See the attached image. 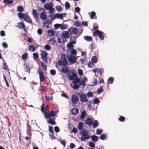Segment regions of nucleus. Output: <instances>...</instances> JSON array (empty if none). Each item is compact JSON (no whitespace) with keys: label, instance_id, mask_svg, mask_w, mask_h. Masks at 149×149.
Segmentation results:
<instances>
[{"label":"nucleus","instance_id":"f257e3e1","mask_svg":"<svg viewBox=\"0 0 149 149\" xmlns=\"http://www.w3.org/2000/svg\"><path fill=\"white\" fill-rule=\"evenodd\" d=\"M68 77L70 80L73 81L72 82L74 85L72 87L74 89H77L81 85L85 84L84 81H80V79L78 78V76L76 73H73L71 75L68 76Z\"/></svg>","mask_w":149,"mask_h":149},{"label":"nucleus","instance_id":"f03ea898","mask_svg":"<svg viewBox=\"0 0 149 149\" xmlns=\"http://www.w3.org/2000/svg\"><path fill=\"white\" fill-rule=\"evenodd\" d=\"M19 17L21 19L23 18L27 22L32 24V21L30 17L25 13H18Z\"/></svg>","mask_w":149,"mask_h":149},{"label":"nucleus","instance_id":"7ed1b4c3","mask_svg":"<svg viewBox=\"0 0 149 149\" xmlns=\"http://www.w3.org/2000/svg\"><path fill=\"white\" fill-rule=\"evenodd\" d=\"M80 134L82 135L81 138V141H83L88 139L90 136L88 135V132L85 129H83L81 130L80 132Z\"/></svg>","mask_w":149,"mask_h":149},{"label":"nucleus","instance_id":"20e7f679","mask_svg":"<svg viewBox=\"0 0 149 149\" xmlns=\"http://www.w3.org/2000/svg\"><path fill=\"white\" fill-rule=\"evenodd\" d=\"M61 58L62 60H60L58 61V64L59 66H65L67 64V61L65 57V54H63L61 55Z\"/></svg>","mask_w":149,"mask_h":149},{"label":"nucleus","instance_id":"39448f33","mask_svg":"<svg viewBox=\"0 0 149 149\" xmlns=\"http://www.w3.org/2000/svg\"><path fill=\"white\" fill-rule=\"evenodd\" d=\"M41 58V59L46 63H47V55L48 54V53L46 51L42 50H40Z\"/></svg>","mask_w":149,"mask_h":149},{"label":"nucleus","instance_id":"423d86ee","mask_svg":"<svg viewBox=\"0 0 149 149\" xmlns=\"http://www.w3.org/2000/svg\"><path fill=\"white\" fill-rule=\"evenodd\" d=\"M104 33L103 32L100 31L98 30H97L93 33V36H98L99 38L101 40H102L104 39Z\"/></svg>","mask_w":149,"mask_h":149},{"label":"nucleus","instance_id":"0eeeda50","mask_svg":"<svg viewBox=\"0 0 149 149\" xmlns=\"http://www.w3.org/2000/svg\"><path fill=\"white\" fill-rule=\"evenodd\" d=\"M68 31L71 34H77L78 32V29L77 28L72 27L70 28Z\"/></svg>","mask_w":149,"mask_h":149},{"label":"nucleus","instance_id":"6e6552de","mask_svg":"<svg viewBox=\"0 0 149 149\" xmlns=\"http://www.w3.org/2000/svg\"><path fill=\"white\" fill-rule=\"evenodd\" d=\"M71 100L73 104H77L79 101V98L76 95H73L71 97Z\"/></svg>","mask_w":149,"mask_h":149},{"label":"nucleus","instance_id":"1a4fd4ad","mask_svg":"<svg viewBox=\"0 0 149 149\" xmlns=\"http://www.w3.org/2000/svg\"><path fill=\"white\" fill-rule=\"evenodd\" d=\"M38 73L40 82H44L45 80V77L43 72L42 71H39Z\"/></svg>","mask_w":149,"mask_h":149},{"label":"nucleus","instance_id":"9d476101","mask_svg":"<svg viewBox=\"0 0 149 149\" xmlns=\"http://www.w3.org/2000/svg\"><path fill=\"white\" fill-rule=\"evenodd\" d=\"M80 100L81 102H86L87 101L88 99L86 96L85 94H81L79 95Z\"/></svg>","mask_w":149,"mask_h":149},{"label":"nucleus","instance_id":"9b49d317","mask_svg":"<svg viewBox=\"0 0 149 149\" xmlns=\"http://www.w3.org/2000/svg\"><path fill=\"white\" fill-rule=\"evenodd\" d=\"M32 14L33 16L37 21H38V20H39V18L38 14V13L36 10L33 9L32 10Z\"/></svg>","mask_w":149,"mask_h":149},{"label":"nucleus","instance_id":"f8f14e48","mask_svg":"<svg viewBox=\"0 0 149 149\" xmlns=\"http://www.w3.org/2000/svg\"><path fill=\"white\" fill-rule=\"evenodd\" d=\"M44 7L45 10H49L52 7H53V5L52 2L47 3L44 5Z\"/></svg>","mask_w":149,"mask_h":149},{"label":"nucleus","instance_id":"ddd939ff","mask_svg":"<svg viewBox=\"0 0 149 149\" xmlns=\"http://www.w3.org/2000/svg\"><path fill=\"white\" fill-rule=\"evenodd\" d=\"M43 26L45 27L48 28H49L50 26H51L52 25V21H50L48 19L44 22L43 23Z\"/></svg>","mask_w":149,"mask_h":149},{"label":"nucleus","instance_id":"4468645a","mask_svg":"<svg viewBox=\"0 0 149 149\" xmlns=\"http://www.w3.org/2000/svg\"><path fill=\"white\" fill-rule=\"evenodd\" d=\"M76 60L77 58L73 56L72 55H70V57L68 58V61L72 64L74 63Z\"/></svg>","mask_w":149,"mask_h":149},{"label":"nucleus","instance_id":"2eb2a0df","mask_svg":"<svg viewBox=\"0 0 149 149\" xmlns=\"http://www.w3.org/2000/svg\"><path fill=\"white\" fill-rule=\"evenodd\" d=\"M45 13H40V17L41 20H44L47 19V16Z\"/></svg>","mask_w":149,"mask_h":149},{"label":"nucleus","instance_id":"dca6fc26","mask_svg":"<svg viewBox=\"0 0 149 149\" xmlns=\"http://www.w3.org/2000/svg\"><path fill=\"white\" fill-rule=\"evenodd\" d=\"M24 71L26 72H28L29 74L30 72L29 67L25 64H24Z\"/></svg>","mask_w":149,"mask_h":149},{"label":"nucleus","instance_id":"f3484780","mask_svg":"<svg viewBox=\"0 0 149 149\" xmlns=\"http://www.w3.org/2000/svg\"><path fill=\"white\" fill-rule=\"evenodd\" d=\"M85 123L89 126H91L93 124V120L90 118H88L86 120Z\"/></svg>","mask_w":149,"mask_h":149},{"label":"nucleus","instance_id":"a211bd4d","mask_svg":"<svg viewBox=\"0 0 149 149\" xmlns=\"http://www.w3.org/2000/svg\"><path fill=\"white\" fill-rule=\"evenodd\" d=\"M62 36L66 39L70 36V33L67 31H64L62 33Z\"/></svg>","mask_w":149,"mask_h":149},{"label":"nucleus","instance_id":"6ab92c4d","mask_svg":"<svg viewBox=\"0 0 149 149\" xmlns=\"http://www.w3.org/2000/svg\"><path fill=\"white\" fill-rule=\"evenodd\" d=\"M66 41V39L62 36H61L60 38H59V37H58V41L59 43H64Z\"/></svg>","mask_w":149,"mask_h":149},{"label":"nucleus","instance_id":"aec40b11","mask_svg":"<svg viewBox=\"0 0 149 149\" xmlns=\"http://www.w3.org/2000/svg\"><path fill=\"white\" fill-rule=\"evenodd\" d=\"M55 119L54 118H50L48 120L47 122L52 125H56V123L54 120Z\"/></svg>","mask_w":149,"mask_h":149},{"label":"nucleus","instance_id":"412c9836","mask_svg":"<svg viewBox=\"0 0 149 149\" xmlns=\"http://www.w3.org/2000/svg\"><path fill=\"white\" fill-rule=\"evenodd\" d=\"M91 138L92 140L94 142H97L98 139V137L95 135H93L92 136H91Z\"/></svg>","mask_w":149,"mask_h":149},{"label":"nucleus","instance_id":"4be33fe9","mask_svg":"<svg viewBox=\"0 0 149 149\" xmlns=\"http://www.w3.org/2000/svg\"><path fill=\"white\" fill-rule=\"evenodd\" d=\"M61 71L63 73H65L68 72V68L66 65L64 66L61 69Z\"/></svg>","mask_w":149,"mask_h":149},{"label":"nucleus","instance_id":"5701e85b","mask_svg":"<svg viewBox=\"0 0 149 149\" xmlns=\"http://www.w3.org/2000/svg\"><path fill=\"white\" fill-rule=\"evenodd\" d=\"M29 50L32 52H34L36 50L35 47L33 45H30L28 47Z\"/></svg>","mask_w":149,"mask_h":149},{"label":"nucleus","instance_id":"b1692460","mask_svg":"<svg viewBox=\"0 0 149 149\" xmlns=\"http://www.w3.org/2000/svg\"><path fill=\"white\" fill-rule=\"evenodd\" d=\"M25 25L23 23L21 22L18 23V27L19 29H24L25 28Z\"/></svg>","mask_w":149,"mask_h":149},{"label":"nucleus","instance_id":"393cba45","mask_svg":"<svg viewBox=\"0 0 149 149\" xmlns=\"http://www.w3.org/2000/svg\"><path fill=\"white\" fill-rule=\"evenodd\" d=\"M79 112L78 109L76 108H74L72 110V114H77Z\"/></svg>","mask_w":149,"mask_h":149},{"label":"nucleus","instance_id":"a878e982","mask_svg":"<svg viewBox=\"0 0 149 149\" xmlns=\"http://www.w3.org/2000/svg\"><path fill=\"white\" fill-rule=\"evenodd\" d=\"M84 38L85 40L88 41H90L92 39V38L91 36H85Z\"/></svg>","mask_w":149,"mask_h":149},{"label":"nucleus","instance_id":"bb28decb","mask_svg":"<svg viewBox=\"0 0 149 149\" xmlns=\"http://www.w3.org/2000/svg\"><path fill=\"white\" fill-rule=\"evenodd\" d=\"M76 38L74 36H72L70 38V43L73 44H75L76 43Z\"/></svg>","mask_w":149,"mask_h":149},{"label":"nucleus","instance_id":"cd10ccee","mask_svg":"<svg viewBox=\"0 0 149 149\" xmlns=\"http://www.w3.org/2000/svg\"><path fill=\"white\" fill-rule=\"evenodd\" d=\"M93 128H95L99 125V123L97 120H95L93 122Z\"/></svg>","mask_w":149,"mask_h":149},{"label":"nucleus","instance_id":"c85d7f7f","mask_svg":"<svg viewBox=\"0 0 149 149\" xmlns=\"http://www.w3.org/2000/svg\"><path fill=\"white\" fill-rule=\"evenodd\" d=\"M91 61L93 63H96L98 61V58L95 56H93L91 58Z\"/></svg>","mask_w":149,"mask_h":149},{"label":"nucleus","instance_id":"c756f323","mask_svg":"<svg viewBox=\"0 0 149 149\" xmlns=\"http://www.w3.org/2000/svg\"><path fill=\"white\" fill-rule=\"evenodd\" d=\"M88 14H90V18L91 19H93L94 17L96 15L94 11H92L91 13L89 12L88 13Z\"/></svg>","mask_w":149,"mask_h":149},{"label":"nucleus","instance_id":"7c9ffc66","mask_svg":"<svg viewBox=\"0 0 149 149\" xmlns=\"http://www.w3.org/2000/svg\"><path fill=\"white\" fill-rule=\"evenodd\" d=\"M54 32L52 30H49L47 31L48 35L49 36H52L54 34Z\"/></svg>","mask_w":149,"mask_h":149},{"label":"nucleus","instance_id":"2f4dec72","mask_svg":"<svg viewBox=\"0 0 149 149\" xmlns=\"http://www.w3.org/2000/svg\"><path fill=\"white\" fill-rule=\"evenodd\" d=\"M73 44L70 42L68 43L67 45V48L69 50L73 49L74 48Z\"/></svg>","mask_w":149,"mask_h":149},{"label":"nucleus","instance_id":"473e14b6","mask_svg":"<svg viewBox=\"0 0 149 149\" xmlns=\"http://www.w3.org/2000/svg\"><path fill=\"white\" fill-rule=\"evenodd\" d=\"M17 10L20 13L23 12L24 10L23 7L21 6H19L17 7Z\"/></svg>","mask_w":149,"mask_h":149},{"label":"nucleus","instance_id":"72a5a7b5","mask_svg":"<svg viewBox=\"0 0 149 149\" xmlns=\"http://www.w3.org/2000/svg\"><path fill=\"white\" fill-rule=\"evenodd\" d=\"M114 78L112 77H110L108 80V83L109 84H112Z\"/></svg>","mask_w":149,"mask_h":149},{"label":"nucleus","instance_id":"f704fd0d","mask_svg":"<svg viewBox=\"0 0 149 149\" xmlns=\"http://www.w3.org/2000/svg\"><path fill=\"white\" fill-rule=\"evenodd\" d=\"M44 116L45 118H51L50 117L51 116L50 115V113H49V112H45Z\"/></svg>","mask_w":149,"mask_h":149},{"label":"nucleus","instance_id":"c9c22d12","mask_svg":"<svg viewBox=\"0 0 149 149\" xmlns=\"http://www.w3.org/2000/svg\"><path fill=\"white\" fill-rule=\"evenodd\" d=\"M28 56V54L27 52L25 53L22 56V58L23 60H26Z\"/></svg>","mask_w":149,"mask_h":149},{"label":"nucleus","instance_id":"e433bc0d","mask_svg":"<svg viewBox=\"0 0 149 149\" xmlns=\"http://www.w3.org/2000/svg\"><path fill=\"white\" fill-rule=\"evenodd\" d=\"M68 27V26L65 24H61L60 28L62 30L65 29H67Z\"/></svg>","mask_w":149,"mask_h":149},{"label":"nucleus","instance_id":"4c0bfd02","mask_svg":"<svg viewBox=\"0 0 149 149\" xmlns=\"http://www.w3.org/2000/svg\"><path fill=\"white\" fill-rule=\"evenodd\" d=\"M3 2L5 4L7 5L12 4L13 3V1L12 0H4Z\"/></svg>","mask_w":149,"mask_h":149},{"label":"nucleus","instance_id":"58836bf2","mask_svg":"<svg viewBox=\"0 0 149 149\" xmlns=\"http://www.w3.org/2000/svg\"><path fill=\"white\" fill-rule=\"evenodd\" d=\"M56 18H59L61 19H62L63 18V16L62 14H56Z\"/></svg>","mask_w":149,"mask_h":149},{"label":"nucleus","instance_id":"ea45409f","mask_svg":"<svg viewBox=\"0 0 149 149\" xmlns=\"http://www.w3.org/2000/svg\"><path fill=\"white\" fill-rule=\"evenodd\" d=\"M44 48L47 51H49L51 49V47L49 45L47 44L44 46Z\"/></svg>","mask_w":149,"mask_h":149},{"label":"nucleus","instance_id":"a19ab883","mask_svg":"<svg viewBox=\"0 0 149 149\" xmlns=\"http://www.w3.org/2000/svg\"><path fill=\"white\" fill-rule=\"evenodd\" d=\"M83 126V124L82 122H80L78 126V128L80 130H82Z\"/></svg>","mask_w":149,"mask_h":149},{"label":"nucleus","instance_id":"79ce46f5","mask_svg":"<svg viewBox=\"0 0 149 149\" xmlns=\"http://www.w3.org/2000/svg\"><path fill=\"white\" fill-rule=\"evenodd\" d=\"M49 113L51 117H54L56 114V112L54 110L49 111Z\"/></svg>","mask_w":149,"mask_h":149},{"label":"nucleus","instance_id":"37998d69","mask_svg":"<svg viewBox=\"0 0 149 149\" xmlns=\"http://www.w3.org/2000/svg\"><path fill=\"white\" fill-rule=\"evenodd\" d=\"M2 68L6 70H9V69L6 63H4L2 65Z\"/></svg>","mask_w":149,"mask_h":149},{"label":"nucleus","instance_id":"c03bdc74","mask_svg":"<svg viewBox=\"0 0 149 149\" xmlns=\"http://www.w3.org/2000/svg\"><path fill=\"white\" fill-rule=\"evenodd\" d=\"M55 42L56 41L54 38H52L49 40V43L52 45L54 44Z\"/></svg>","mask_w":149,"mask_h":149},{"label":"nucleus","instance_id":"a18cd8bd","mask_svg":"<svg viewBox=\"0 0 149 149\" xmlns=\"http://www.w3.org/2000/svg\"><path fill=\"white\" fill-rule=\"evenodd\" d=\"M45 107V104L44 103L42 104V105L41 106V111L45 114V112H46L45 111V108H44Z\"/></svg>","mask_w":149,"mask_h":149},{"label":"nucleus","instance_id":"49530a36","mask_svg":"<svg viewBox=\"0 0 149 149\" xmlns=\"http://www.w3.org/2000/svg\"><path fill=\"white\" fill-rule=\"evenodd\" d=\"M33 58L34 59L37 60L39 58V56L36 53H34L33 54Z\"/></svg>","mask_w":149,"mask_h":149},{"label":"nucleus","instance_id":"de8ad7c7","mask_svg":"<svg viewBox=\"0 0 149 149\" xmlns=\"http://www.w3.org/2000/svg\"><path fill=\"white\" fill-rule=\"evenodd\" d=\"M65 9H68L70 7V4L68 2H66L65 3Z\"/></svg>","mask_w":149,"mask_h":149},{"label":"nucleus","instance_id":"09e8293b","mask_svg":"<svg viewBox=\"0 0 149 149\" xmlns=\"http://www.w3.org/2000/svg\"><path fill=\"white\" fill-rule=\"evenodd\" d=\"M42 90H44L45 91H47V88L46 87L44 86L40 87L39 90L41 91Z\"/></svg>","mask_w":149,"mask_h":149},{"label":"nucleus","instance_id":"8fccbe9b","mask_svg":"<svg viewBox=\"0 0 149 149\" xmlns=\"http://www.w3.org/2000/svg\"><path fill=\"white\" fill-rule=\"evenodd\" d=\"M56 10L58 12H60L62 11V8L60 6H56Z\"/></svg>","mask_w":149,"mask_h":149},{"label":"nucleus","instance_id":"3c124183","mask_svg":"<svg viewBox=\"0 0 149 149\" xmlns=\"http://www.w3.org/2000/svg\"><path fill=\"white\" fill-rule=\"evenodd\" d=\"M42 66L44 69V70L46 71L47 70V65L44 63L41 62V63Z\"/></svg>","mask_w":149,"mask_h":149},{"label":"nucleus","instance_id":"603ef678","mask_svg":"<svg viewBox=\"0 0 149 149\" xmlns=\"http://www.w3.org/2000/svg\"><path fill=\"white\" fill-rule=\"evenodd\" d=\"M86 113V112L85 111H84L82 112L80 116L81 119H83L84 118Z\"/></svg>","mask_w":149,"mask_h":149},{"label":"nucleus","instance_id":"864d4df0","mask_svg":"<svg viewBox=\"0 0 149 149\" xmlns=\"http://www.w3.org/2000/svg\"><path fill=\"white\" fill-rule=\"evenodd\" d=\"M74 25L75 26H80L81 24L80 22L77 21H76L74 22Z\"/></svg>","mask_w":149,"mask_h":149},{"label":"nucleus","instance_id":"5fc2aeb1","mask_svg":"<svg viewBox=\"0 0 149 149\" xmlns=\"http://www.w3.org/2000/svg\"><path fill=\"white\" fill-rule=\"evenodd\" d=\"M56 14H55L54 15H50L49 16V17H50V19H51L50 21H52V22L56 18Z\"/></svg>","mask_w":149,"mask_h":149},{"label":"nucleus","instance_id":"6e6d98bb","mask_svg":"<svg viewBox=\"0 0 149 149\" xmlns=\"http://www.w3.org/2000/svg\"><path fill=\"white\" fill-rule=\"evenodd\" d=\"M103 89L102 86L100 87L98 90L97 91V92L98 93L100 94L101 92L103 91Z\"/></svg>","mask_w":149,"mask_h":149},{"label":"nucleus","instance_id":"4d7b16f0","mask_svg":"<svg viewBox=\"0 0 149 149\" xmlns=\"http://www.w3.org/2000/svg\"><path fill=\"white\" fill-rule=\"evenodd\" d=\"M60 142L64 146V147L65 146L66 142L65 140L63 139L61 140Z\"/></svg>","mask_w":149,"mask_h":149},{"label":"nucleus","instance_id":"13d9d810","mask_svg":"<svg viewBox=\"0 0 149 149\" xmlns=\"http://www.w3.org/2000/svg\"><path fill=\"white\" fill-rule=\"evenodd\" d=\"M125 117L122 116H120L118 118L119 121L121 122H123L125 120Z\"/></svg>","mask_w":149,"mask_h":149},{"label":"nucleus","instance_id":"bf43d9fd","mask_svg":"<svg viewBox=\"0 0 149 149\" xmlns=\"http://www.w3.org/2000/svg\"><path fill=\"white\" fill-rule=\"evenodd\" d=\"M45 100L47 101H49L50 100L53 99V97H49V96H47V95H46V94H45Z\"/></svg>","mask_w":149,"mask_h":149},{"label":"nucleus","instance_id":"052dcab7","mask_svg":"<svg viewBox=\"0 0 149 149\" xmlns=\"http://www.w3.org/2000/svg\"><path fill=\"white\" fill-rule=\"evenodd\" d=\"M106 136L104 134L101 135L100 137V139L102 140H105L106 139Z\"/></svg>","mask_w":149,"mask_h":149},{"label":"nucleus","instance_id":"680f3d73","mask_svg":"<svg viewBox=\"0 0 149 149\" xmlns=\"http://www.w3.org/2000/svg\"><path fill=\"white\" fill-rule=\"evenodd\" d=\"M73 49L71 51V53L72 56V55H75L76 54L77 52L74 49Z\"/></svg>","mask_w":149,"mask_h":149},{"label":"nucleus","instance_id":"e2e57ef3","mask_svg":"<svg viewBox=\"0 0 149 149\" xmlns=\"http://www.w3.org/2000/svg\"><path fill=\"white\" fill-rule=\"evenodd\" d=\"M102 129H97L96 130V134L97 135H99L102 133Z\"/></svg>","mask_w":149,"mask_h":149},{"label":"nucleus","instance_id":"0e129e2a","mask_svg":"<svg viewBox=\"0 0 149 149\" xmlns=\"http://www.w3.org/2000/svg\"><path fill=\"white\" fill-rule=\"evenodd\" d=\"M100 102L99 99L97 98H96L94 99L93 101V103L95 104L99 103Z\"/></svg>","mask_w":149,"mask_h":149},{"label":"nucleus","instance_id":"69168bd1","mask_svg":"<svg viewBox=\"0 0 149 149\" xmlns=\"http://www.w3.org/2000/svg\"><path fill=\"white\" fill-rule=\"evenodd\" d=\"M50 73L51 74L54 75L56 74V72L55 70L52 69L50 70Z\"/></svg>","mask_w":149,"mask_h":149},{"label":"nucleus","instance_id":"338daca9","mask_svg":"<svg viewBox=\"0 0 149 149\" xmlns=\"http://www.w3.org/2000/svg\"><path fill=\"white\" fill-rule=\"evenodd\" d=\"M78 73L80 76H82L83 75V71L81 69L79 68L78 69Z\"/></svg>","mask_w":149,"mask_h":149},{"label":"nucleus","instance_id":"774afa93","mask_svg":"<svg viewBox=\"0 0 149 149\" xmlns=\"http://www.w3.org/2000/svg\"><path fill=\"white\" fill-rule=\"evenodd\" d=\"M89 145L91 147L93 148L95 146V144L92 142H90L89 143Z\"/></svg>","mask_w":149,"mask_h":149}]
</instances>
